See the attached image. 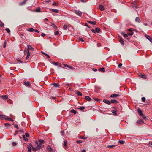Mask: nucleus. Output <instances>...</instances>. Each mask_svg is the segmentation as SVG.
<instances>
[{
    "label": "nucleus",
    "mask_w": 152,
    "mask_h": 152,
    "mask_svg": "<svg viewBox=\"0 0 152 152\" xmlns=\"http://www.w3.org/2000/svg\"><path fill=\"white\" fill-rule=\"evenodd\" d=\"M75 12L80 16L82 15V12L80 10H75Z\"/></svg>",
    "instance_id": "f257e3e1"
},
{
    "label": "nucleus",
    "mask_w": 152,
    "mask_h": 152,
    "mask_svg": "<svg viewBox=\"0 0 152 152\" xmlns=\"http://www.w3.org/2000/svg\"><path fill=\"white\" fill-rule=\"evenodd\" d=\"M24 52L25 53H28V54H27V56H26V59L27 60L28 59V58H29V56H30V53L29 52V51L28 50H24Z\"/></svg>",
    "instance_id": "f03ea898"
},
{
    "label": "nucleus",
    "mask_w": 152,
    "mask_h": 152,
    "mask_svg": "<svg viewBox=\"0 0 152 152\" xmlns=\"http://www.w3.org/2000/svg\"><path fill=\"white\" fill-rule=\"evenodd\" d=\"M50 11L53 12L58 13L59 12V11L58 10L56 9H50Z\"/></svg>",
    "instance_id": "7ed1b4c3"
},
{
    "label": "nucleus",
    "mask_w": 152,
    "mask_h": 152,
    "mask_svg": "<svg viewBox=\"0 0 152 152\" xmlns=\"http://www.w3.org/2000/svg\"><path fill=\"white\" fill-rule=\"evenodd\" d=\"M145 37L147 39H148L150 42H152V38L149 36L145 35Z\"/></svg>",
    "instance_id": "20e7f679"
},
{
    "label": "nucleus",
    "mask_w": 152,
    "mask_h": 152,
    "mask_svg": "<svg viewBox=\"0 0 152 152\" xmlns=\"http://www.w3.org/2000/svg\"><path fill=\"white\" fill-rule=\"evenodd\" d=\"M24 84L28 87L30 86L31 84L29 82L25 81L24 83Z\"/></svg>",
    "instance_id": "39448f33"
},
{
    "label": "nucleus",
    "mask_w": 152,
    "mask_h": 152,
    "mask_svg": "<svg viewBox=\"0 0 152 152\" xmlns=\"http://www.w3.org/2000/svg\"><path fill=\"white\" fill-rule=\"evenodd\" d=\"M103 102L104 103L107 104H110L111 103V102L109 101L106 99H104L103 100Z\"/></svg>",
    "instance_id": "423d86ee"
},
{
    "label": "nucleus",
    "mask_w": 152,
    "mask_h": 152,
    "mask_svg": "<svg viewBox=\"0 0 152 152\" xmlns=\"http://www.w3.org/2000/svg\"><path fill=\"white\" fill-rule=\"evenodd\" d=\"M120 95L118 94H111L110 96V97L111 98H114L115 97H118L120 96Z\"/></svg>",
    "instance_id": "0eeeda50"
},
{
    "label": "nucleus",
    "mask_w": 152,
    "mask_h": 152,
    "mask_svg": "<svg viewBox=\"0 0 152 152\" xmlns=\"http://www.w3.org/2000/svg\"><path fill=\"white\" fill-rule=\"evenodd\" d=\"M139 76L140 77L142 78L146 79L147 78V76L145 75L140 74L139 75Z\"/></svg>",
    "instance_id": "6e6552de"
},
{
    "label": "nucleus",
    "mask_w": 152,
    "mask_h": 152,
    "mask_svg": "<svg viewBox=\"0 0 152 152\" xmlns=\"http://www.w3.org/2000/svg\"><path fill=\"white\" fill-rule=\"evenodd\" d=\"M28 50L29 51V50H34V49L30 45H28Z\"/></svg>",
    "instance_id": "1a4fd4ad"
},
{
    "label": "nucleus",
    "mask_w": 152,
    "mask_h": 152,
    "mask_svg": "<svg viewBox=\"0 0 152 152\" xmlns=\"http://www.w3.org/2000/svg\"><path fill=\"white\" fill-rule=\"evenodd\" d=\"M75 92L78 96H82V93L79 91L78 90L75 91Z\"/></svg>",
    "instance_id": "9d476101"
},
{
    "label": "nucleus",
    "mask_w": 152,
    "mask_h": 152,
    "mask_svg": "<svg viewBox=\"0 0 152 152\" xmlns=\"http://www.w3.org/2000/svg\"><path fill=\"white\" fill-rule=\"evenodd\" d=\"M1 97L5 99H8V96L7 95L1 96Z\"/></svg>",
    "instance_id": "9b49d317"
},
{
    "label": "nucleus",
    "mask_w": 152,
    "mask_h": 152,
    "mask_svg": "<svg viewBox=\"0 0 152 152\" xmlns=\"http://www.w3.org/2000/svg\"><path fill=\"white\" fill-rule=\"evenodd\" d=\"M99 8L101 11H103L104 9V7L102 5H100L99 6Z\"/></svg>",
    "instance_id": "f8f14e48"
},
{
    "label": "nucleus",
    "mask_w": 152,
    "mask_h": 152,
    "mask_svg": "<svg viewBox=\"0 0 152 152\" xmlns=\"http://www.w3.org/2000/svg\"><path fill=\"white\" fill-rule=\"evenodd\" d=\"M95 29L96 32H97V33H99L101 30L98 27L96 28Z\"/></svg>",
    "instance_id": "ddd939ff"
},
{
    "label": "nucleus",
    "mask_w": 152,
    "mask_h": 152,
    "mask_svg": "<svg viewBox=\"0 0 152 152\" xmlns=\"http://www.w3.org/2000/svg\"><path fill=\"white\" fill-rule=\"evenodd\" d=\"M119 42L122 45H124V42L122 38L120 37L119 39Z\"/></svg>",
    "instance_id": "4468645a"
},
{
    "label": "nucleus",
    "mask_w": 152,
    "mask_h": 152,
    "mask_svg": "<svg viewBox=\"0 0 152 152\" xmlns=\"http://www.w3.org/2000/svg\"><path fill=\"white\" fill-rule=\"evenodd\" d=\"M110 102H111V103H118V101L115 99L112 100H111Z\"/></svg>",
    "instance_id": "2eb2a0df"
},
{
    "label": "nucleus",
    "mask_w": 152,
    "mask_h": 152,
    "mask_svg": "<svg viewBox=\"0 0 152 152\" xmlns=\"http://www.w3.org/2000/svg\"><path fill=\"white\" fill-rule=\"evenodd\" d=\"M47 149L50 152H51L52 151V148L49 145L48 146Z\"/></svg>",
    "instance_id": "dca6fc26"
},
{
    "label": "nucleus",
    "mask_w": 152,
    "mask_h": 152,
    "mask_svg": "<svg viewBox=\"0 0 152 152\" xmlns=\"http://www.w3.org/2000/svg\"><path fill=\"white\" fill-rule=\"evenodd\" d=\"M85 99H86V100H87L88 101H90L91 100V98L89 96H85Z\"/></svg>",
    "instance_id": "f3484780"
},
{
    "label": "nucleus",
    "mask_w": 152,
    "mask_h": 152,
    "mask_svg": "<svg viewBox=\"0 0 152 152\" xmlns=\"http://www.w3.org/2000/svg\"><path fill=\"white\" fill-rule=\"evenodd\" d=\"M137 123L138 124H141L143 122V121L142 120H140L137 121Z\"/></svg>",
    "instance_id": "a211bd4d"
},
{
    "label": "nucleus",
    "mask_w": 152,
    "mask_h": 152,
    "mask_svg": "<svg viewBox=\"0 0 152 152\" xmlns=\"http://www.w3.org/2000/svg\"><path fill=\"white\" fill-rule=\"evenodd\" d=\"M88 22L93 25H95L96 23V22H93L91 21H88Z\"/></svg>",
    "instance_id": "6ab92c4d"
},
{
    "label": "nucleus",
    "mask_w": 152,
    "mask_h": 152,
    "mask_svg": "<svg viewBox=\"0 0 152 152\" xmlns=\"http://www.w3.org/2000/svg\"><path fill=\"white\" fill-rule=\"evenodd\" d=\"M22 137L23 140H24L25 141H27L28 140V139L26 138L25 135H22Z\"/></svg>",
    "instance_id": "aec40b11"
},
{
    "label": "nucleus",
    "mask_w": 152,
    "mask_h": 152,
    "mask_svg": "<svg viewBox=\"0 0 152 152\" xmlns=\"http://www.w3.org/2000/svg\"><path fill=\"white\" fill-rule=\"evenodd\" d=\"M105 69L103 67H102L101 68H100L99 69V70L100 71H101L102 72H103L105 71Z\"/></svg>",
    "instance_id": "412c9836"
},
{
    "label": "nucleus",
    "mask_w": 152,
    "mask_h": 152,
    "mask_svg": "<svg viewBox=\"0 0 152 152\" xmlns=\"http://www.w3.org/2000/svg\"><path fill=\"white\" fill-rule=\"evenodd\" d=\"M115 146V145H108L107 146V147L109 148H113Z\"/></svg>",
    "instance_id": "4be33fe9"
},
{
    "label": "nucleus",
    "mask_w": 152,
    "mask_h": 152,
    "mask_svg": "<svg viewBox=\"0 0 152 152\" xmlns=\"http://www.w3.org/2000/svg\"><path fill=\"white\" fill-rule=\"evenodd\" d=\"M34 29L32 28H29L28 29V31L30 32H33Z\"/></svg>",
    "instance_id": "5701e85b"
},
{
    "label": "nucleus",
    "mask_w": 152,
    "mask_h": 152,
    "mask_svg": "<svg viewBox=\"0 0 152 152\" xmlns=\"http://www.w3.org/2000/svg\"><path fill=\"white\" fill-rule=\"evenodd\" d=\"M4 119H6V120H10V121H13V120L12 119L8 117H4Z\"/></svg>",
    "instance_id": "b1692460"
},
{
    "label": "nucleus",
    "mask_w": 152,
    "mask_h": 152,
    "mask_svg": "<svg viewBox=\"0 0 152 152\" xmlns=\"http://www.w3.org/2000/svg\"><path fill=\"white\" fill-rule=\"evenodd\" d=\"M135 21L139 23L140 21V20L138 17H137L135 18Z\"/></svg>",
    "instance_id": "393cba45"
},
{
    "label": "nucleus",
    "mask_w": 152,
    "mask_h": 152,
    "mask_svg": "<svg viewBox=\"0 0 152 152\" xmlns=\"http://www.w3.org/2000/svg\"><path fill=\"white\" fill-rule=\"evenodd\" d=\"M28 152H31V148L30 146H28L27 147Z\"/></svg>",
    "instance_id": "a878e982"
},
{
    "label": "nucleus",
    "mask_w": 152,
    "mask_h": 152,
    "mask_svg": "<svg viewBox=\"0 0 152 152\" xmlns=\"http://www.w3.org/2000/svg\"><path fill=\"white\" fill-rule=\"evenodd\" d=\"M52 85H53L54 87H58V84L56 83H53L52 84Z\"/></svg>",
    "instance_id": "bb28decb"
},
{
    "label": "nucleus",
    "mask_w": 152,
    "mask_h": 152,
    "mask_svg": "<svg viewBox=\"0 0 152 152\" xmlns=\"http://www.w3.org/2000/svg\"><path fill=\"white\" fill-rule=\"evenodd\" d=\"M6 44H7V41L6 40H5L4 41L3 46V48H5L6 47Z\"/></svg>",
    "instance_id": "cd10ccee"
},
{
    "label": "nucleus",
    "mask_w": 152,
    "mask_h": 152,
    "mask_svg": "<svg viewBox=\"0 0 152 152\" xmlns=\"http://www.w3.org/2000/svg\"><path fill=\"white\" fill-rule=\"evenodd\" d=\"M41 53H42L43 54L45 55L48 58H49L50 57V56L48 55L47 54L45 53L44 52L42 51L41 52Z\"/></svg>",
    "instance_id": "c85d7f7f"
},
{
    "label": "nucleus",
    "mask_w": 152,
    "mask_h": 152,
    "mask_svg": "<svg viewBox=\"0 0 152 152\" xmlns=\"http://www.w3.org/2000/svg\"><path fill=\"white\" fill-rule=\"evenodd\" d=\"M71 112L73 113L74 114H75L76 113V111L74 109L71 110Z\"/></svg>",
    "instance_id": "c756f323"
},
{
    "label": "nucleus",
    "mask_w": 152,
    "mask_h": 152,
    "mask_svg": "<svg viewBox=\"0 0 152 152\" xmlns=\"http://www.w3.org/2000/svg\"><path fill=\"white\" fill-rule=\"evenodd\" d=\"M6 117V116L5 115H0V119L4 118V117Z\"/></svg>",
    "instance_id": "7c9ffc66"
},
{
    "label": "nucleus",
    "mask_w": 152,
    "mask_h": 152,
    "mask_svg": "<svg viewBox=\"0 0 152 152\" xmlns=\"http://www.w3.org/2000/svg\"><path fill=\"white\" fill-rule=\"evenodd\" d=\"M41 9L40 7H38L37 8L36 10V12H40Z\"/></svg>",
    "instance_id": "2f4dec72"
},
{
    "label": "nucleus",
    "mask_w": 152,
    "mask_h": 152,
    "mask_svg": "<svg viewBox=\"0 0 152 152\" xmlns=\"http://www.w3.org/2000/svg\"><path fill=\"white\" fill-rule=\"evenodd\" d=\"M119 142L121 144H123L125 142V141L123 140H119Z\"/></svg>",
    "instance_id": "473e14b6"
},
{
    "label": "nucleus",
    "mask_w": 152,
    "mask_h": 152,
    "mask_svg": "<svg viewBox=\"0 0 152 152\" xmlns=\"http://www.w3.org/2000/svg\"><path fill=\"white\" fill-rule=\"evenodd\" d=\"M4 25V23L2 22L1 21H0V26L1 27H3Z\"/></svg>",
    "instance_id": "72a5a7b5"
},
{
    "label": "nucleus",
    "mask_w": 152,
    "mask_h": 152,
    "mask_svg": "<svg viewBox=\"0 0 152 152\" xmlns=\"http://www.w3.org/2000/svg\"><path fill=\"white\" fill-rule=\"evenodd\" d=\"M59 64V63L58 62H53V64L55 65L58 66V64Z\"/></svg>",
    "instance_id": "f704fd0d"
},
{
    "label": "nucleus",
    "mask_w": 152,
    "mask_h": 152,
    "mask_svg": "<svg viewBox=\"0 0 152 152\" xmlns=\"http://www.w3.org/2000/svg\"><path fill=\"white\" fill-rule=\"evenodd\" d=\"M123 35L124 38H126L128 37V35L126 34H124L123 33H121Z\"/></svg>",
    "instance_id": "c9c22d12"
},
{
    "label": "nucleus",
    "mask_w": 152,
    "mask_h": 152,
    "mask_svg": "<svg viewBox=\"0 0 152 152\" xmlns=\"http://www.w3.org/2000/svg\"><path fill=\"white\" fill-rule=\"evenodd\" d=\"M4 124L6 127L9 126H10V124L8 123H4Z\"/></svg>",
    "instance_id": "e433bc0d"
},
{
    "label": "nucleus",
    "mask_w": 152,
    "mask_h": 152,
    "mask_svg": "<svg viewBox=\"0 0 152 152\" xmlns=\"http://www.w3.org/2000/svg\"><path fill=\"white\" fill-rule=\"evenodd\" d=\"M67 28V26L66 25H64L63 26V29L64 30H66Z\"/></svg>",
    "instance_id": "4c0bfd02"
},
{
    "label": "nucleus",
    "mask_w": 152,
    "mask_h": 152,
    "mask_svg": "<svg viewBox=\"0 0 152 152\" xmlns=\"http://www.w3.org/2000/svg\"><path fill=\"white\" fill-rule=\"evenodd\" d=\"M6 30L8 33H10V31L9 28H6Z\"/></svg>",
    "instance_id": "58836bf2"
},
{
    "label": "nucleus",
    "mask_w": 152,
    "mask_h": 152,
    "mask_svg": "<svg viewBox=\"0 0 152 152\" xmlns=\"http://www.w3.org/2000/svg\"><path fill=\"white\" fill-rule=\"evenodd\" d=\"M39 143H41V144L43 143L44 142V140L42 139L39 140Z\"/></svg>",
    "instance_id": "ea45409f"
},
{
    "label": "nucleus",
    "mask_w": 152,
    "mask_h": 152,
    "mask_svg": "<svg viewBox=\"0 0 152 152\" xmlns=\"http://www.w3.org/2000/svg\"><path fill=\"white\" fill-rule=\"evenodd\" d=\"M26 0H24L20 4L21 5H23L26 2Z\"/></svg>",
    "instance_id": "a19ab883"
},
{
    "label": "nucleus",
    "mask_w": 152,
    "mask_h": 152,
    "mask_svg": "<svg viewBox=\"0 0 152 152\" xmlns=\"http://www.w3.org/2000/svg\"><path fill=\"white\" fill-rule=\"evenodd\" d=\"M142 100L143 102H145V97H143L142 98Z\"/></svg>",
    "instance_id": "79ce46f5"
},
{
    "label": "nucleus",
    "mask_w": 152,
    "mask_h": 152,
    "mask_svg": "<svg viewBox=\"0 0 152 152\" xmlns=\"http://www.w3.org/2000/svg\"><path fill=\"white\" fill-rule=\"evenodd\" d=\"M32 150L33 151H36L37 150V148L36 147L35 148L34 147H32Z\"/></svg>",
    "instance_id": "37998d69"
},
{
    "label": "nucleus",
    "mask_w": 152,
    "mask_h": 152,
    "mask_svg": "<svg viewBox=\"0 0 152 152\" xmlns=\"http://www.w3.org/2000/svg\"><path fill=\"white\" fill-rule=\"evenodd\" d=\"M64 147L67 146V142L66 141H65L64 142Z\"/></svg>",
    "instance_id": "c03bdc74"
},
{
    "label": "nucleus",
    "mask_w": 152,
    "mask_h": 152,
    "mask_svg": "<svg viewBox=\"0 0 152 152\" xmlns=\"http://www.w3.org/2000/svg\"><path fill=\"white\" fill-rule=\"evenodd\" d=\"M85 109V107L83 106L81 107L78 108V109H80L81 110H83Z\"/></svg>",
    "instance_id": "a18cd8bd"
},
{
    "label": "nucleus",
    "mask_w": 152,
    "mask_h": 152,
    "mask_svg": "<svg viewBox=\"0 0 152 152\" xmlns=\"http://www.w3.org/2000/svg\"><path fill=\"white\" fill-rule=\"evenodd\" d=\"M111 112L113 113L114 114H116V111L115 110H112L111 111Z\"/></svg>",
    "instance_id": "49530a36"
},
{
    "label": "nucleus",
    "mask_w": 152,
    "mask_h": 152,
    "mask_svg": "<svg viewBox=\"0 0 152 152\" xmlns=\"http://www.w3.org/2000/svg\"><path fill=\"white\" fill-rule=\"evenodd\" d=\"M67 67L71 69H74V68L73 67H72V66L69 65V66H68Z\"/></svg>",
    "instance_id": "de8ad7c7"
},
{
    "label": "nucleus",
    "mask_w": 152,
    "mask_h": 152,
    "mask_svg": "<svg viewBox=\"0 0 152 152\" xmlns=\"http://www.w3.org/2000/svg\"><path fill=\"white\" fill-rule=\"evenodd\" d=\"M36 147L37 148V149L38 150H39L41 148L40 146H39L38 145L36 146Z\"/></svg>",
    "instance_id": "09e8293b"
},
{
    "label": "nucleus",
    "mask_w": 152,
    "mask_h": 152,
    "mask_svg": "<svg viewBox=\"0 0 152 152\" xmlns=\"http://www.w3.org/2000/svg\"><path fill=\"white\" fill-rule=\"evenodd\" d=\"M12 145L13 146H15L17 145V143L16 142H13L12 143Z\"/></svg>",
    "instance_id": "8fccbe9b"
},
{
    "label": "nucleus",
    "mask_w": 152,
    "mask_h": 152,
    "mask_svg": "<svg viewBox=\"0 0 152 152\" xmlns=\"http://www.w3.org/2000/svg\"><path fill=\"white\" fill-rule=\"evenodd\" d=\"M25 136H26L28 138L29 137V135L28 133H25Z\"/></svg>",
    "instance_id": "3c124183"
},
{
    "label": "nucleus",
    "mask_w": 152,
    "mask_h": 152,
    "mask_svg": "<svg viewBox=\"0 0 152 152\" xmlns=\"http://www.w3.org/2000/svg\"><path fill=\"white\" fill-rule=\"evenodd\" d=\"M76 142L77 143L79 144V143L82 142V141L81 140H77V141Z\"/></svg>",
    "instance_id": "603ef678"
},
{
    "label": "nucleus",
    "mask_w": 152,
    "mask_h": 152,
    "mask_svg": "<svg viewBox=\"0 0 152 152\" xmlns=\"http://www.w3.org/2000/svg\"><path fill=\"white\" fill-rule=\"evenodd\" d=\"M122 64L121 63H120L118 65V67L120 68L122 66Z\"/></svg>",
    "instance_id": "864d4df0"
},
{
    "label": "nucleus",
    "mask_w": 152,
    "mask_h": 152,
    "mask_svg": "<svg viewBox=\"0 0 152 152\" xmlns=\"http://www.w3.org/2000/svg\"><path fill=\"white\" fill-rule=\"evenodd\" d=\"M87 137H86L85 136H83L81 137V138L83 139H86L87 138Z\"/></svg>",
    "instance_id": "5fc2aeb1"
},
{
    "label": "nucleus",
    "mask_w": 152,
    "mask_h": 152,
    "mask_svg": "<svg viewBox=\"0 0 152 152\" xmlns=\"http://www.w3.org/2000/svg\"><path fill=\"white\" fill-rule=\"evenodd\" d=\"M138 112L140 113H142V111L140 109L138 108Z\"/></svg>",
    "instance_id": "6e6d98bb"
},
{
    "label": "nucleus",
    "mask_w": 152,
    "mask_h": 152,
    "mask_svg": "<svg viewBox=\"0 0 152 152\" xmlns=\"http://www.w3.org/2000/svg\"><path fill=\"white\" fill-rule=\"evenodd\" d=\"M14 126L15 128H17V129H19V127H18V125L16 124Z\"/></svg>",
    "instance_id": "4d7b16f0"
},
{
    "label": "nucleus",
    "mask_w": 152,
    "mask_h": 152,
    "mask_svg": "<svg viewBox=\"0 0 152 152\" xmlns=\"http://www.w3.org/2000/svg\"><path fill=\"white\" fill-rule=\"evenodd\" d=\"M59 34V32L58 31H57L55 32V35H57Z\"/></svg>",
    "instance_id": "13d9d810"
},
{
    "label": "nucleus",
    "mask_w": 152,
    "mask_h": 152,
    "mask_svg": "<svg viewBox=\"0 0 152 152\" xmlns=\"http://www.w3.org/2000/svg\"><path fill=\"white\" fill-rule=\"evenodd\" d=\"M58 3H53V4H52L53 5H56V6H57L58 5Z\"/></svg>",
    "instance_id": "bf43d9fd"
},
{
    "label": "nucleus",
    "mask_w": 152,
    "mask_h": 152,
    "mask_svg": "<svg viewBox=\"0 0 152 152\" xmlns=\"http://www.w3.org/2000/svg\"><path fill=\"white\" fill-rule=\"evenodd\" d=\"M51 25L53 28L56 26V25L54 23H51Z\"/></svg>",
    "instance_id": "052dcab7"
},
{
    "label": "nucleus",
    "mask_w": 152,
    "mask_h": 152,
    "mask_svg": "<svg viewBox=\"0 0 152 152\" xmlns=\"http://www.w3.org/2000/svg\"><path fill=\"white\" fill-rule=\"evenodd\" d=\"M65 85L67 86H71V84L66 83L65 84Z\"/></svg>",
    "instance_id": "680f3d73"
},
{
    "label": "nucleus",
    "mask_w": 152,
    "mask_h": 152,
    "mask_svg": "<svg viewBox=\"0 0 152 152\" xmlns=\"http://www.w3.org/2000/svg\"><path fill=\"white\" fill-rule=\"evenodd\" d=\"M91 31L93 33H96L95 30H94V29H91Z\"/></svg>",
    "instance_id": "e2e57ef3"
},
{
    "label": "nucleus",
    "mask_w": 152,
    "mask_h": 152,
    "mask_svg": "<svg viewBox=\"0 0 152 152\" xmlns=\"http://www.w3.org/2000/svg\"><path fill=\"white\" fill-rule=\"evenodd\" d=\"M133 34V33L132 32L131 33H128V34L129 35H132Z\"/></svg>",
    "instance_id": "0e129e2a"
},
{
    "label": "nucleus",
    "mask_w": 152,
    "mask_h": 152,
    "mask_svg": "<svg viewBox=\"0 0 152 152\" xmlns=\"http://www.w3.org/2000/svg\"><path fill=\"white\" fill-rule=\"evenodd\" d=\"M41 35L42 37H44L45 36V34L44 33L42 34Z\"/></svg>",
    "instance_id": "69168bd1"
},
{
    "label": "nucleus",
    "mask_w": 152,
    "mask_h": 152,
    "mask_svg": "<svg viewBox=\"0 0 152 152\" xmlns=\"http://www.w3.org/2000/svg\"><path fill=\"white\" fill-rule=\"evenodd\" d=\"M44 21L45 22V21H48V19L47 18H45L44 19Z\"/></svg>",
    "instance_id": "338daca9"
},
{
    "label": "nucleus",
    "mask_w": 152,
    "mask_h": 152,
    "mask_svg": "<svg viewBox=\"0 0 152 152\" xmlns=\"http://www.w3.org/2000/svg\"><path fill=\"white\" fill-rule=\"evenodd\" d=\"M149 145H152V142H149L148 143Z\"/></svg>",
    "instance_id": "774afa93"
}]
</instances>
